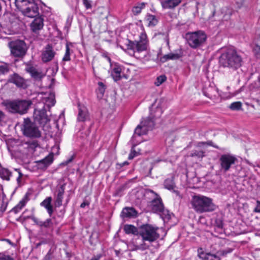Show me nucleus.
<instances>
[{"label": "nucleus", "mask_w": 260, "mask_h": 260, "mask_svg": "<svg viewBox=\"0 0 260 260\" xmlns=\"http://www.w3.org/2000/svg\"><path fill=\"white\" fill-rule=\"evenodd\" d=\"M219 63L223 68L236 71L242 66L243 60L239 53L234 48L230 47L222 50L219 57Z\"/></svg>", "instance_id": "obj_1"}, {"label": "nucleus", "mask_w": 260, "mask_h": 260, "mask_svg": "<svg viewBox=\"0 0 260 260\" xmlns=\"http://www.w3.org/2000/svg\"><path fill=\"white\" fill-rule=\"evenodd\" d=\"M158 228L155 227L151 224H143L140 227V235L142 238V240L144 241H148L152 243L159 237V234L157 232ZM149 246L145 242L136 246L137 249L144 250L148 249Z\"/></svg>", "instance_id": "obj_2"}, {"label": "nucleus", "mask_w": 260, "mask_h": 260, "mask_svg": "<svg viewBox=\"0 0 260 260\" xmlns=\"http://www.w3.org/2000/svg\"><path fill=\"white\" fill-rule=\"evenodd\" d=\"M192 208L198 213L210 212L215 210L216 206L212 199L204 196H194L191 201Z\"/></svg>", "instance_id": "obj_3"}, {"label": "nucleus", "mask_w": 260, "mask_h": 260, "mask_svg": "<svg viewBox=\"0 0 260 260\" xmlns=\"http://www.w3.org/2000/svg\"><path fill=\"white\" fill-rule=\"evenodd\" d=\"M129 53L136 58H140V53L146 51L149 47L148 40L146 35L142 34L139 41L128 40L126 45Z\"/></svg>", "instance_id": "obj_4"}, {"label": "nucleus", "mask_w": 260, "mask_h": 260, "mask_svg": "<svg viewBox=\"0 0 260 260\" xmlns=\"http://www.w3.org/2000/svg\"><path fill=\"white\" fill-rule=\"evenodd\" d=\"M32 104L30 100H21L7 101L4 105L9 112L23 115L27 112Z\"/></svg>", "instance_id": "obj_5"}, {"label": "nucleus", "mask_w": 260, "mask_h": 260, "mask_svg": "<svg viewBox=\"0 0 260 260\" xmlns=\"http://www.w3.org/2000/svg\"><path fill=\"white\" fill-rule=\"evenodd\" d=\"M16 7L26 16L35 17L39 14L38 5L35 0H15Z\"/></svg>", "instance_id": "obj_6"}, {"label": "nucleus", "mask_w": 260, "mask_h": 260, "mask_svg": "<svg viewBox=\"0 0 260 260\" xmlns=\"http://www.w3.org/2000/svg\"><path fill=\"white\" fill-rule=\"evenodd\" d=\"M185 38L188 45L192 49L202 46L207 40V35L202 30L188 32L185 35Z\"/></svg>", "instance_id": "obj_7"}, {"label": "nucleus", "mask_w": 260, "mask_h": 260, "mask_svg": "<svg viewBox=\"0 0 260 260\" xmlns=\"http://www.w3.org/2000/svg\"><path fill=\"white\" fill-rule=\"evenodd\" d=\"M21 131L23 135L28 138H39L42 136V133L36 122L29 118L24 119Z\"/></svg>", "instance_id": "obj_8"}, {"label": "nucleus", "mask_w": 260, "mask_h": 260, "mask_svg": "<svg viewBox=\"0 0 260 260\" xmlns=\"http://www.w3.org/2000/svg\"><path fill=\"white\" fill-rule=\"evenodd\" d=\"M8 46L10 50V55L14 58H22L26 54L27 48L24 41H12L8 43Z\"/></svg>", "instance_id": "obj_9"}, {"label": "nucleus", "mask_w": 260, "mask_h": 260, "mask_svg": "<svg viewBox=\"0 0 260 260\" xmlns=\"http://www.w3.org/2000/svg\"><path fill=\"white\" fill-rule=\"evenodd\" d=\"M150 205L152 212L159 214L162 218L167 219L171 218V214L169 211L165 208L160 197H155L152 200L150 203Z\"/></svg>", "instance_id": "obj_10"}, {"label": "nucleus", "mask_w": 260, "mask_h": 260, "mask_svg": "<svg viewBox=\"0 0 260 260\" xmlns=\"http://www.w3.org/2000/svg\"><path fill=\"white\" fill-rule=\"evenodd\" d=\"M237 161V158L231 154L221 155L219 158L221 171L223 172L229 171Z\"/></svg>", "instance_id": "obj_11"}, {"label": "nucleus", "mask_w": 260, "mask_h": 260, "mask_svg": "<svg viewBox=\"0 0 260 260\" xmlns=\"http://www.w3.org/2000/svg\"><path fill=\"white\" fill-rule=\"evenodd\" d=\"M48 110L45 108L35 109L34 112V118L36 122L44 126L49 122L50 119L47 114Z\"/></svg>", "instance_id": "obj_12"}, {"label": "nucleus", "mask_w": 260, "mask_h": 260, "mask_svg": "<svg viewBox=\"0 0 260 260\" xmlns=\"http://www.w3.org/2000/svg\"><path fill=\"white\" fill-rule=\"evenodd\" d=\"M165 100L162 98H160L158 100V104L156 106L157 111L159 112V114L157 115H153L151 114V115L148 117L145 121H142L141 124L143 125L146 128L147 131L151 130L155 125L154 119L155 117H159L160 114L162 113V110L161 108V104L164 102Z\"/></svg>", "instance_id": "obj_13"}, {"label": "nucleus", "mask_w": 260, "mask_h": 260, "mask_svg": "<svg viewBox=\"0 0 260 260\" xmlns=\"http://www.w3.org/2000/svg\"><path fill=\"white\" fill-rule=\"evenodd\" d=\"M28 218L32 220L37 225L39 226L43 232L45 233H47V231L48 230H49L53 227V222L51 218H48L43 221L34 215H31L29 216Z\"/></svg>", "instance_id": "obj_14"}, {"label": "nucleus", "mask_w": 260, "mask_h": 260, "mask_svg": "<svg viewBox=\"0 0 260 260\" xmlns=\"http://www.w3.org/2000/svg\"><path fill=\"white\" fill-rule=\"evenodd\" d=\"M56 54L55 51L54 50L53 47L50 45H47L41 53L42 61L46 63L51 61Z\"/></svg>", "instance_id": "obj_15"}, {"label": "nucleus", "mask_w": 260, "mask_h": 260, "mask_svg": "<svg viewBox=\"0 0 260 260\" xmlns=\"http://www.w3.org/2000/svg\"><path fill=\"white\" fill-rule=\"evenodd\" d=\"M25 71L36 80H40L45 76V74L40 70L37 69L32 64L29 63L25 64Z\"/></svg>", "instance_id": "obj_16"}, {"label": "nucleus", "mask_w": 260, "mask_h": 260, "mask_svg": "<svg viewBox=\"0 0 260 260\" xmlns=\"http://www.w3.org/2000/svg\"><path fill=\"white\" fill-rule=\"evenodd\" d=\"M66 184L58 187L54 193V205L55 207H59L62 204L64 193L65 192Z\"/></svg>", "instance_id": "obj_17"}, {"label": "nucleus", "mask_w": 260, "mask_h": 260, "mask_svg": "<svg viewBox=\"0 0 260 260\" xmlns=\"http://www.w3.org/2000/svg\"><path fill=\"white\" fill-rule=\"evenodd\" d=\"M42 101L43 104L42 108H45L48 110V112H50V109L51 107L54 106L56 103L54 93L50 92L49 95L44 96Z\"/></svg>", "instance_id": "obj_18"}, {"label": "nucleus", "mask_w": 260, "mask_h": 260, "mask_svg": "<svg viewBox=\"0 0 260 260\" xmlns=\"http://www.w3.org/2000/svg\"><path fill=\"white\" fill-rule=\"evenodd\" d=\"M8 82L13 83L18 87H24L25 85V80L17 73H14L9 76Z\"/></svg>", "instance_id": "obj_19"}, {"label": "nucleus", "mask_w": 260, "mask_h": 260, "mask_svg": "<svg viewBox=\"0 0 260 260\" xmlns=\"http://www.w3.org/2000/svg\"><path fill=\"white\" fill-rule=\"evenodd\" d=\"M138 216L137 211L133 207H124L120 214V216L124 218H135Z\"/></svg>", "instance_id": "obj_20"}, {"label": "nucleus", "mask_w": 260, "mask_h": 260, "mask_svg": "<svg viewBox=\"0 0 260 260\" xmlns=\"http://www.w3.org/2000/svg\"><path fill=\"white\" fill-rule=\"evenodd\" d=\"M89 119V114L87 108L83 106L78 105V114L77 120L78 121L84 122Z\"/></svg>", "instance_id": "obj_21"}, {"label": "nucleus", "mask_w": 260, "mask_h": 260, "mask_svg": "<svg viewBox=\"0 0 260 260\" xmlns=\"http://www.w3.org/2000/svg\"><path fill=\"white\" fill-rule=\"evenodd\" d=\"M44 26V20L41 17L36 18L31 23V29L34 32L37 33L42 29Z\"/></svg>", "instance_id": "obj_22"}, {"label": "nucleus", "mask_w": 260, "mask_h": 260, "mask_svg": "<svg viewBox=\"0 0 260 260\" xmlns=\"http://www.w3.org/2000/svg\"><path fill=\"white\" fill-rule=\"evenodd\" d=\"M204 94L211 100H215L219 96L218 89L213 86H210L205 89L203 91Z\"/></svg>", "instance_id": "obj_23"}, {"label": "nucleus", "mask_w": 260, "mask_h": 260, "mask_svg": "<svg viewBox=\"0 0 260 260\" xmlns=\"http://www.w3.org/2000/svg\"><path fill=\"white\" fill-rule=\"evenodd\" d=\"M52 201V198L51 197H48L40 203V206L44 207L46 209L50 217L52 215L53 213V207L51 204Z\"/></svg>", "instance_id": "obj_24"}, {"label": "nucleus", "mask_w": 260, "mask_h": 260, "mask_svg": "<svg viewBox=\"0 0 260 260\" xmlns=\"http://www.w3.org/2000/svg\"><path fill=\"white\" fill-rule=\"evenodd\" d=\"M164 185L165 188L172 190L173 192L175 193L177 196H179V192L175 189L176 185L174 181V177L167 178L164 183Z\"/></svg>", "instance_id": "obj_25"}, {"label": "nucleus", "mask_w": 260, "mask_h": 260, "mask_svg": "<svg viewBox=\"0 0 260 260\" xmlns=\"http://www.w3.org/2000/svg\"><path fill=\"white\" fill-rule=\"evenodd\" d=\"M53 160V155L52 153L49 154L44 159L38 162V166L41 169H46L50 166Z\"/></svg>", "instance_id": "obj_26"}, {"label": "nucleus", "mask_w": 260, "mask_h": 260, "mask_svg": "<svg viewBox=\"0 0 260 260\" xmlns=\"http://www.w3.org/2000/svg\"><path fill=\"white\" fill-rule=\"evenodd\" d=\"M181 2V0H166L161 2V6L164 9H174L178 6Z\"/></svg>", "instance_id": "obj_27"}, {"label": "nucleus", "mask_w": 260, "mask_h": 260, "mask_svg": "<svg viewBox=\"0 0 260 260\" xmlns=\"http://www.w3.org/2000/svg\"><path fill=\"white\" fill-rule=\"evenodd\" d=\"M182 56V53H170L168 54L164 55L160 57V61L161 62H165L169 60H176L178 59Z\"/></svg>", "instance_id": "obj_28"}, {"label": "nucleus", "mask_w": 260, "mask_h": 260, "mask_svg": "<svg viewBox=\"0 0 260 260\" xmlns=\"http://www.w3.org/2000/svg\"><path fill=\"white\" fill-rule=\"evenodd\" d=\"M73 47V44L71 42H67L66 44V51L64 55L62 58L63 61H69L71 60V54L73 53V51L71 49Z\"/></svg>", "instance_id": "obj_29"}, {"label": "nucleus", "mask_w": 260, "mask_h": 260, "mask_svg": "<svg viewBox=\"0 0 260 260\" xmlns=\"http://www.w3.org/2000/svg\"><path fill=\"white\" fill-rule=\"evenodd\" d=\"M199 256L202 260H220L219 255L213 254L210 252L199 253Z\"/></svg>", "instance_id": "obj_30"}, {"label": "nucleus", "mask_w": 260, "mask_h": 260, "mask_svg": "<svg viewBox=\"0 0 260 260\" xmlns=\"http://www.w3.org/2000/svg\"><path fill=\"white\" fill-rule=\"evenodd\" d=\"M123 230L126 234L140 235V230L133 225L125 224L124 225Z\"/></svg>", "instance_id": "obj_31"}, {"label": "nucleus", "mask_w": 260, "mask_h": 260, "mask_svg": "<svg viewBox=\"0 0 260 260\" xmlns=\"http://www.w3.org/2000/svg\"><path fill=\"white\" fill-rule=\"evenodd\" d=\"M146 128L143 125H138L135 129L134 135L132 138V141L134 142V140L136 136H141L147 134Z\"/></svg>", "instance_id": "obj_32"}, {"label": "nucleus", "mask_w": 260, "mask_h": 260, "mask_svg": "<svg viewBox=\"0 0 260 260\" xmlns=\"http://www.w3.org/2000/svg\"><path fill=\"white\" fill-rule=\"evenodd\" d=\"M145 20L147 22L149 27H154L158 22L157 17L153 15L148 14L145 17Z\"/></svg>", "instance_id": "obj_33"}, {"label": "nucleus", "mask_w": 260, "mask_h": 260, "mask_svg": "<svg viewBox=\"0 0 260 260\" xmlns=\"http://www.w3.org/2000/svg\"><path fill=\"white\" fill-rule=\"evenodd\" d=\"M121 68L119 66L115 65L112 71V76L115 81H118L121 79Z\"/></svg>", "instance_id": "obj_34"}, {"label": "nucleus", "mask_w": 260, "mask_h": 260, "mask_svg": "<svg viewBox=\"0 0 260 260\" xmlns=\"http://www.w3.org/2000/svg\"><path fill=\"white\" fill-rule=\"evenodd\" d=\"M10 71V67L9 64L3 63L0 65V76L7 74Z\"/></svg>", "instance_id": "obj_35"}, {"label": "nucleus", "mask_w": 260, "mask_h": 260, "mask_svg": "<svg viewBox=\"0 0 260 260\" xmlns=\"http://www.w3.org/2000/svg\"><path fill=\"white\" fill-rule=\"evenodd\" d=\"M11 175V173L8 169L3 168L0 170V177L3 179L9 180Z\"/></svg>", "instance_id": "obj_36"}, {"label": "nucleus", "mask_w": 260, "mask_h": 260, "mask_svg": "<svg viewBox=\"0 0 260 260\" xmlns=\"http://www.w3.org/2000/svg\"><path fill=\"white\" fill-rule=\"evenodd\" d=\"M190 156L199 159L202 158L205 156V151L200 149L193 150L192 151Z\"/></svg>", "instance_id": "obj_37"}, {"label": "nucleus", "mask_w": 260, "mask_h": 260, "mask_svg": "<svg viewBox=\"0 0 260 260\" xmlns=\"http://www.w3.org/2000/svg\"><path fill=\"white\" fill-rule=\"evenodd\" d=\"M98 88L97 89V93L98 94V96H100L101 97H102L105 93V89H106V86L104 85V84L102 82H98Z\"/></svg>", "instance_id": "obj_38"}, {"label": "nucleus", "mask_w": 260, "mask_h": 260, "mask_svg": "<svg viewBox=\"0 0 260 260\" xmlns=\"http://www.w3.org/2000/svg\"><path fill=\"white\" fill-rule=\"evenodd\" d=\"M145 4L142 3L139 4L138 6H135L132 9V11L135 15H138L141 13L142 10L144 8Z\"/></svg>", "instance_id": "obj_39"}, {"label": "nucleus", "mask_w": 260, "mask_h": 260, "mask_svg": "<svg viewBox=\"0 0 260 260\" xmlns=\"http://www.w3.org/2000/svg\"><path fill=\"white\" fill-rule=\"evenodd\" d=\"M25 205V201L24 200H21L15 207L12 209L11 211L15 214H17L22 209Z\"/></svg>", "instance_id": "obj_40"}, {"label": "nucleus", "mask_w": 260, "mask_h": 260, "mask_svg": "<svg viewBox=\"0 0 260 260\" xmlns=\"http://www.w3.org/2000/svg\"><path fill=\"white\" fill-rule=\"evenodd\" d=\"M234 249L231 247H227L225 249H219L217 251V253L218 255L225 256L228 253H231L233 251Z\"/></svg>", "instance_id": "obj_41"}, {"label": "nucleus", "mask_w": 260, "mask_h": 260, "mask_svg": "<svg viewBox=\"0 0 260 260\" xmlns=\"http://www.w3.org/2000/svg\"><path fill=\"white\" fill-rule=\"evenodd\" d=\"M25 144L27 145V148L31 149H35L39 145L38 141L36 140L28 141L25 142Z\"/></svg>", "instance_id": "obj_42"}, {"label": "nucleus", "mask_w": 260, "mask_h": 260, "mask_svg": "<svg viewBox=\"0 0 260 260\" xmlns=\"http://www.w3.org/2000/svg\"><path fill=\"white\" fill-rule=\"evenodd\" d=\"M242 103L240 102H235L232 103L229 108L232 110L238 111L241 109Z\"/></svg>", "instance_id": "obj_43"}, {"label": "nucleus", "mask_w": 260, "mask_h": 260, "mask_svg": "<svg viewBox=\"0 0 260 260\" xmlns=\"http://www.w3.org/2000/svg\"><path fill=\"white\" fill-rule=\"evenodd\" d=\"M166 80L167 77L165 75H160L156 78V81L154 82V84L156 86H158L160 85L165 81H166Z\"/></svg>", "instance_id": "obj_44"}, {"label": "nucleus", "mask_w": 260, "mask_h": 260, "mask_svg": "<svg viewBox=\"0 0 260 260\" xmlns=\"http://www.w3.org/2000/svg\"><path fill=\"white\" fill-rule=\"evenodd\" d=\"M54 258L53 251L50 249L47 253L44 256L42 260H52Z\"/></svg>", "instance_id": "obj_45"}, {"label": "nucleus", "mask_w": 260, "mask_h": 260, "mask_svg": "<svg viewBox=\"0 0 260 260\" xmlns=\"http://www.w3.org/2000/svg\"><path fill=\"white\" fill-rule=\"evenodd\" d=\"M215 226L217 229H222L223 226V223L222 220H221L219 218L216 219L215 221Z\"/></svg>", "instance_id": "obj_46"}, {"label": "nucleus", "mask_w": 260, "mask_h": 260, "mask_svg": "<svg viewBox=\"0 0 260 260\" xmlns=\"http://www.w3.org/2000/svg\"><path fill=\"white\" fill-rule=\"evenodd\" d=\"M83 4L86 9H89L92 8L91 1L90 0H82Z\"/></svg>", "instance_id": "obj_47"}, {"label": "nucleus", "mask_w": 260, "mask_h": 260, "mask_svg": "<svg viewBox=\"0 0 260 260\" xmlns=\"http://www.w3.org/2000/svg\"><path fill=\"white\" fill-rule=\"evenodd\" d=\"M15 171H16L18 174V176L17 177V179H16V180L17 181V183L18 184H20V182H21V178L23 176V174L21 172L20 169H15Z\"/></svg>", "instance_id": "obj_48"}, {"label": "nucleus", "mask_w": 260, "mask_h": 260, "mask_svg": "<svg viewBox=\"0 0 260 260\" xmlns=\"http://www.w3.org/2000/svg\"><path fill=\"white\" fill-rule=\"evenodd\" d=\"M128 162L127 161H125L122 163H117L116 164V169H118V170H120L121 169L123 166H126V165H128Z\"/></svg>", "instance_id": "obj_49"}, {"label": "nucleus", "mask_w": 260, "mask_h": 260, "mask_svg": "<svg viewBox=\"0 0 260 260\" xmlns=\"http://www.w3.org/2000/svg\"><path fill=\"white\" fill-rule=\"evenodd\" d=\"M253 212L256 213H260V201L256 202V205L253 210Z\"/></svg>", "instance_id": "obj_50"}, {"label": "nucleus", "mask_w": 260, "mask_h": 260, "mask_svg": "<svg viewBox=\"0 0 260 260\" xmlns=\"http://www.w3.org/2000/svg\"><path fill=\"white\" fill-rule=\"evenodd\" d=\"M246 162L249 165L252 166V167H257L260 168V162H255L254 164L250 162L249 160H246Z\"/></svg>", "instance_id": "obj_51"}, {"label": "nucleus", "mask_w": 260, "mask_h": 260, "mask_svg": "<svg viewBox=\"0 0 260 260\" xmlns=\"http://www.w3.org/2000/svg\"><path fill=\"white\" fill-rule=\"evenodd\" d=\"M199 144H207V145H208L209 146H212L214 147V148H218V147L217 146L214 145L213 142L211 141H208L207 142H201Z\"/></svg>", "instance_id": "obj_52"}, {"label": "nucleus", "mask_w": 260, "mask_h": 260, "mask_svg": "<svg viewBox=\"0 0 260 260\" xmlns=\"http://www.w3.org/2000/svg\"><path fill=\"white\" fill-rule=\"evenodd\" d=\"M74 158V156L73 155H72L70 158H69L67 160H66V161H64L63 162V164L64 165H68L69 163L73 161Z\"/></svg>", "instance_id": "obj_53"}, {"label": "nucleus", "mask_w": 260, "mask_h": 260, "mask_svg": "<svg viewBox=\"0 0 260 260\" xmlns=\"http://www.w3.org/2000/svg\"><path fill=\"white\" fill-rule=\"evenodd\" d=\"M136 152L135 150L132 151L128 155V159H132L136 156Z\"/></svg>", "instance_id": "obj_54"}, {"label": "nucleus", "mask_w": 260, "mask_h": 260, "mask_svg": "<svg viewBox=\"0 0 260 260\" xmlns=\"http://www.w3.org/2000/svg\"><path fill=\"white\" fill-rule=\"evenodd\" d=\"M147 192L154 194V196H155V197H159V195L157 193H156V192H155L153 190H152L151 189H148Z\"/></svg>", "instance_id": "obj_55"}, {"label": "nucleus", "mask_w": 260, "mask_h": 260, "mask_svg": "<svg viewBox=\"0 0 260 260\" xmlns=\"http://www.w3.org/2000/svg\"><path fill=\"white\" fill-rule=\"evenodd\" d=\"M101 256H102L101 254L97 255L96 256L92 257V258L90 260H99Z\"/></svg>", "instance_id": "obj_56"}, {"label": "nucleus", "mask_w": 260, "mask_h": 260, "mask_svg": "<svg viewBox=\"0 0 260 260\" xmlns=\"http://www.w3.org/2000/svg\"><path fill=\"white\" fill-rule=\"evenodd\" d=\"M88 205V203L86 202H83L81 205H80V207L82 208H84L86 205Z\"/></svg>", "instance_id": "obj_57"}, {"label": "nucleus", "mask_w": 260, "mask_h": 260, "mask_svg": "<svg viewBox=\"0 0 260 260\" xmlns=\"http://www.w3.org/2000/svg\"><path fill=\"white\" fill-rule=\"evenodd\" d=\"M257 87H260V75L258 76L257 80L256 81Z\"/></svg>", "instance_id": "obj_58"}, {"label": "nucleus", "mask_w": 260, "mask_h": 260, "mask_svg": "<svg viewBox=\"0 0 260 260\" xmlns=\"http://www.w3.org/2000/svg\"><path fill=\"white\" fill-rule=\"evenodd\" d=\"M44 242H43V241L40 242H39V243H37V244H36V247H39V246H40L42 244H44Z\"/></svg>", "instance_id": "obj_59"}, {"label": "nucleus", "mask_w": 260, "mask_h": 260, "mask_svg": "<svg viewBox=\"0 0 260 260\" xmlns=\"http://www.w3.org/2000/svg\"><path fill=\"white\" fill-rule=\"evenodd\" d=\"M167 44L169 46V39L168 38V36H167L165 39Z\"/></svg>", "instance_id": "obj_60"}, {"label": "nucleus", "mask_w": 260, "mask_h": 260, "mask_svg": "<svg viewBox=\"0 0 260 260\" xmlns=\"http://www.w3.org/2000/svg\"><path fill=\"white\" fill-rule=\"evenodd\" d=\"M61 213V214L62 215L64 214V212H65V211L63 210H61L60 212Z\"/></svg>", "instance_id": "obj_61"}, {"label": "nucleus", "mask_w": 260, "mask_h": 260, "mask_svg": "<svg viewBox=\"0 0 260 260\" xmlns=\"http://www.w3.org/2000/svg\"><path fill=\"white\" fill-rule=\"evenodd\" d=\"M157 100H155V102L152 104L151 106L153 107L155 105V103L157 102Z\"/></svg>", "instance_id": "obj_62"}, {"label": "nucleus", "mask_w": 260, "mask_h": 260, "mask_svg": "<svg viewBox=\"0 0 260 260\" xmlns=\"http://www.w3.org/2000/svg\"><path fill=\"white\" fill-rule=\"evenodd\" d=\"M222 241H223V240H220V241L218 242V243H219V244L221 243Z\"/></svg>", "instance_id": "obj_63"}, {"label": "nucleus", "mask_w": 260, "mask_h": 260, "mask_svg": "<svg viewBox=\"0 0 260 260\" xmlns=\"http://www.w3.org/2000/svg\"><path fill=\"white\" fill-rule=\"evenodd\" d=\"M68 202H69V200H67L66 204H68Z\"/></svg>", "instance_id": "obj_64"}]
</instances>
